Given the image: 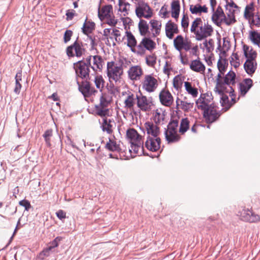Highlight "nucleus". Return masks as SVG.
<instances>
[{"mask_svg": "<svg viewBox=\"0 0 260 260\" xmlns=\"http://www.w3.org/2000/svg\"><path fill=\"white\" fill-rule=\"evenodd\" d=\"M165 115H154L153 117V120L156 123H163V121L165 119Z\"/></svg>", "mask_w": 260, "mask_h": 260, "instance_id": "nucleus-58", "label": "nucleus"}, {"mask_svg": "<svg viewBox=\"0 0 260 260\" xmlns=\"http://www.w3.org/2000/svg\"><path fill=\"white\" fill-rule=\"evenodd\" d=\"M160 139L159 137H147L145 143V147L150 151H156L160 148Z\"/></svg>", "mask_w": 260, "mask_h": 260, "instance_id": "nucleus-17", "label": "nucleus"}, {"mask_svg": "<svg viewBox=\"0 0 260 260\" xmlns=\"http://www.w3.org/2000/svg\"><path fill=\"white\" fill-rule=\"evenodd\" d=\"M231 64L235 68H238L240 65V60L237 53H233L230 58Z\"/></svg>", "mask_w": 260, "mask_h": 260, "instance_id": "nucleus-46", "label": "nucleus"}, {"mask_svg": "<svg viewBox=\"0 0 260 260\" xmlns=\"http://www.w3.org/2000/svg\"><path fill=\"white\" fill-rule=\"evenodd\" d=\"M93 81L96 88L101 91L102 89L104 87L105 82L103 77L97 75L95 76Z\"/></svg>", "mask_w": 260, "mask_h": 260, "instance_id": "nucleus-43", "label": "nucleus"}, {"mask_svg": "<svg viewBox=\"0 0 260 260\" xmlns=\"http://www.w3.org/2000/svg\"><path fill=\"white\" fill-rule=\"evenodd\" d=\"M73 31L71 30H67L64 34L63 40L64 43H67L71 40V38L72 36Z\"/></svg>", "mask_w": 260, "mask_h": 260, "instance_id": "nucleus-60", "label": "nucleus"}, {"mask_svg": "<svg viewBox=\"0 0 260 260\" xmlns=\"http://www.w3.org/2000/svg\"><path fill=\"white\" fill-rule=\"evenodd\" d=\"M136 4L135 12L137 16L140 18L149 19L153 16V10L145 1Z\"/></svg>", "mask_w": 260, "mask_h": 260, "instance_id": "nucleus-8", "label": "nucleus"}, {"mask_svg": "<svg viewBox=\"0 0 260 260\" xmlns=\"http://www.w3.org/2000/svg\"><path fill=\"white\" fill-rule=\"evenodd\" d=\"M107 76L110 82H119L123 75V67L121 62L109 61L107 65Z\"/></svg>", "mask_w": 260, "mask_h": 260, "instance_id": "nucleus-4", "label": "nucleus"}, {"mask_svg": "<svg viewBox=\"0 0 260 260\" xmlns=\"http://www.w3.org/2000/svg\"><path fill=\"white\" fill-rule=\"evenodd\" d=\"M100 101L106 102V103H111L112 96L109 93H103L101 96Z\"/></svg>", "mask_w": 260, "mask_h": 260, "instance_id": "nucleus-56", "label": "nucleus"}, {"mask_svg": "<svg viewBox=\"0 0 260 260\" xmlns=\"http://www.w3.org/2000/svg\"><path fill=\"white\" fill-rule=\"evenodd\" d=\"M236 10H233V11H226V15H224V18L223 21L227 24L230 25L235 22V17L234 13Z\"/></svg>", "mask_w": 260, "mask_h": 260, "instance_id": "nucleus-38", "label": "nucleus"}, {"mask_svg": "<svg viewBox=\"0 0 260 260\" xmlns=\"http://www.w3.org/2000/svg\"><path fill=\"white\" fill-rule=\"evenodd\" d=\"M250 38L251 41L256 45L260 43V34L255 31H252L250 35Z\"/></svg>", "mask_w": 260, "mask_h": 260, "instance_id": "nucleus-50", "label": "nucleus"}, {"mask_svg": "<svg viewBox=\"0 0 260 260\" xmlns=\"http://www.w3.org/2000/svg\"><path fill=\"white\" fill-rule=\"evenodd\" d=\"M95 23L93 22L88 21L86 19L83 24L82 28L83 32L88 35L91 33L92 30L94 29Z\"/></svg>", "mask_w": 260, "mask_h": 260, "instance_id": "nucleus-32", "label": "nucleus"}, {"mask_svg": "<svg viewBox=\"0 0 260 260\" xmlns=\"http://www.w3.org/2000/svg\"><path fill=\"white\" fill-rule=\"evenodd\" d=\"M160 103L166 107H170L174 102V98L171 93L166 89H163L159 94Z\"/></svg>", "mask_w": 260, "mask_h": 260, "instance_id": "nucleus-15", "label": "nucleus"}, {"mask_svg": "<svg viewBox=\"0 0 260 260\" xmlns=\"http://www.w3.org/2000/svg\"><path fill=\"white\" fill-rule=\"evenodd\" d=\"M103 116V122L101 127L104 132H106L108 134L113 133L114 126L115 125V121L113 120L108 119L105 116L106 115H101Z\"/></svg>", "mask_w": 260, "mask_h": 260, "instance_id": "nucleus-20", "label": "nucleus"}, {"mask_svg": "<svg viewBox=\"0 0 260 260\" xmlns=\"http://www.w3.org/2000/svg\"><path fill=\"white\" fill-rule=\"evenodd\" d=\"M141 42L146 50L151 51L155 48V43L150 38L145 37Z\"/></svg>", "mask_w": 260, "mask_h": 260, "instance_id": "nucleus-35", "label": "nucleus"}, {"mask_svg": "<svg viewBox=\"0 0 260 260\" xmlns=\"http://www.w3.org/2000/svg\"><path fill=\"white\" fill-rule=\"evenodd\" d=\"M106 148L112 151H118L120 150L119 145L117 144L116 142L111 139H109V142L106 144Z\"/></svg>", "mask_w": 260, "mask_h": 260, "instance_id": "nucleus-41", "label": "nucleus"}, {"mask_svg": "<svg viewBox=\"0 0 260 260\" xmlns=\"http://www.w3.org/2000/svg\"><path fill=\"white\" fill-rule=\"evenodd\" d=\"M178 125L177 120H172L169 122L165 131L166 139L168 143H176L180 140V136L177 133Z\"/></svg>", "mask_w": 260, "mask_h": 260, "instance_id": "nucleus-7", "label": "nucleus"}, {"mask_svg": "<svg viewBox=\"0 0 260 260\" xmlns=\"http://www.w3.org/2000/svg\"><path fill=\"white\" fill-rule=\"evenodd\" d=\"M190 31L195 35L196 39L202 41L212 35L213 29L208 23H204L201 18H197L192 22Z\"/></svg>", "mask_w": 260, "mask_h": 260, "instance_id": "nucleus-2", "label": "nucleus"}, {"mask_svg": "<svg viewBox=\"0 0 260 260\" xmlns=\"http://www.w3.org/2000/svg\"><path fill=\"white\" fill-rule=\"evenodd\" d=\"M124 108L131 109L135 103V96L133 93L129 91L122 92L120 97Z\"/></svg>", "mask_w": 260, "mask_h": 260, "instance_id": "nucleus-13", "label": "nucleus"}, {"mask_svg": "<svg viewBox=\"0 0 260 260\" xmlns=\"http://www.w3.org/2000/svg\"><path fill=\"white\" fill-rule=\"evenodd\" d=\"M224 15L222 9L221 7L218 6L216 11H214L212 16V19L215 24L218 25L223 21Z\"/></svg>", "mask_w": 260, "mask_h": 260, "instance_id": "nucleus-26", "label": "nucleus"}, {"mask_svg": "<svg viewBox=\"0 0 260 260\" xmlns=\"http://www.w3.org/2000/svg\"><path fill=\"white\" fill-rule=\"evenodd\" d=\"M146 62L148 66L154 67L156 62V57L154 54L147 56L146 57Z\"/></svg>", "mask_w": 260, "mask_h": 260, "instance_id": "nucleus-47", "label": "nucleus"}, {"mask_svg": "<svg viewBox=\"0 0 260 260\" xmlns=\"http://www.w3.org/2000/svg\"><path fill=\"white\" fill-rule=\"evenodd\" d=\"M189 69L194 72L203 74L205 71L206 67L199 57H198L190 61Z\"/></svg>", "mask_w": 260, "mask_h": 260, "instance_id": "nucleus-18", "label": "nucleus"}, {"mask_svg": "<svg viewBox=\"0 0 260 260\" xmlns=\"http://www.w3.org/2000/svg\"><path fill=\"white\" fill-rule=\"evenodd\" d=\"M128 78L133 82L141 79L143 74V71L139 66H134L130 67L127 71Z\"/></svg>", "mask_w": 260, "mask_h": 260, "instance_id": "nucleus-16", "label": "nucleus"}, {"mask_svg": "<svg viewBox=\"0 0 260 260\" xmlns=\"http://www.w3.org/2000/svg\"><path fill=\"white\" fill-rule=\"evenodd\" d=\"M244 53L245 56L247 58V60H255V59L256 57V52L255 51L253 50L251 48L244 45L243 47Z\"/></svg>", "mask_w": 260, "mask_h": 260, "instance_id": "nucleus-30", "label": "nucleus"}, {"mask_svg": "<svg viewBox=\"0 0 260 260\" xmlns=\"http://www.w3.org/2000/svg\"><path fill=\"white\" fill-rule=\"evenodd\" d=\"M183 84L182 78L179 76H175L173 79V86L177 90H180Z\"/></svg>", "mask_w": 260, "mask_h": 260, "instance_id": "nucleus-45", "label": "nucleus"}, {"mask_svg": "<svg viewBox=\"0 0 260 260\" xmlns=\"http://www.w3.org/2000/svg\"><path fill=\"white\" fill-rule=\"evenodd\" d=\"M112 14L113 8L111 5L105 6L101 9H100V7L99 8L98 16L99 18L102 21Z\"/></svg>", "mask_w": 260, "mask_h": 260, "instance_id": "nucleus-25", "label": "nucleus"}, {"mask_svg": "<svg viewBox=\"0 0 260 260\" xmlns=\"http://www.w3.org/2000/svg\"><path fill=\"white\" fill-rule=\"evenodd\" d=\"M137 106L143 112H149L153 106L151 98L148 99L146 96L140 93L137 95Z\"/></svg>", "mask_w": 260, "mask_h": 260, "instance_id": "nucleus-12", "label": "nucleus"}, {"mask_svg": "<svg viewBox=\"0 0 260 260\" xmlns=\"http://www.w3.org/2000/svg\"><path fill=\"white\" fill-rule=\"evenodd\" d=\"M165 31L166 36L170 39H173L174 34L179 32L177 24L171 20L166 24Z\"/></svg>", "mask_w": 260, "mask_h": 260, "instance_id": "nucleus-19", "label": "nucleus"}, {"mask_svg": "<svg viewBox=\"0 0 260 260\" xmlns=\"http://www.w3.org/2000/svg\"><path fill=\"white\" fill-rule=\"evenodd\" d=\"M113 28H106L104 30V36L106 37L107 39H112L113 38V33L112 30Z\"/></svg>", "mask_w": 260, "mask_h": 260, "instance_id": "nucleus-63", "label": "nucleus"}, {"mask_svg": "<svg viewBox=\"0 0 260 260\" xmlns=\"http://www.w3.org/2000/svg\"><path fill=\"white\" fill-rule=\"evenodd\" d=\"M180 3L178 1H173L171 4V16L172 17L177 19L180 13Z\"/></svg>", "mask_w": 260, "mask_h": 260, "instance_id": "nucleus-34", "label": "nucleus"}, {"mask_svg": "<svg viewBox=\"0 0 260 260\" xmlns=\"http://www.w3.org/2000/svg\"><path fill=\"white\" fill-rule=\"evenodd\" d=\"M92 56L90 55L85 61L80 60L74 63V68L78 77L85 80L90 79L89 78V69Z\"/></svg>", "mask_w": 260, "mask_h": 260, "instance_id": "nucleus-5", "label": "nucleus"}, {"mask_svg": "<svg viewBox=\"0 0 260 260\" xmlns=\"http://www.w3.org/2000/svg\"><path fill=\"white\" fill-rule=\"evenodd\" d=\"M52 135V131L51 129H48L46 131L43 135V137L45 140L46 144L48 146H50V138Z\"/></svg>", "mask_w": 260, "mask_h": 260, "instance_id": "nucleus-55", "label": "nucleus"}, {"mask_svg": "<svg viewBox=\"0 0 260 260\" xmlns=\"http://www.w3.org/2000/svg\"><path fill=\"white\" fill-rule=\"evenodd\" d=\"M78 84L79 90L85 97L89 96L97 92V91L93 87L90 86L88 82L83 83L82 85H80L79 82H78Z\"/></svg>", "mask_w": 260, "mask_h": 260, "instance_id": "nucleus-21", "label": "nucleus"}, {"mask_svg": "<svg viewBox=\"0 0 260 260\" xmlns=\"http://www.w3.org/2000/svg\"><path fill=\"white\" fill-rule=\"evenodd\" d=\"M92 57H93V66H90L91 68H92L94 71H97L98 70H101L103 68V59L101 56L95 55L92 56Z\"/></svg>", "mask_w": 260, "mask_h": 260, "instance_id": "nucleus-36", "label": "nucleus"}, {"mask_svg": "<svg viewBox=\"0 0 260 260\" xmlns=\"http://www.w3.org/2000/svg\"><path fill=\"white\" fill-rule=\"evenodd\" d=\"M257 63L255 60H246L244 64V68L246 72L249 75H252L255 71Z\"/></svg>", "mask_w": 260, "mask_h": 260, "instance_id": "nucleus-28", "label": "nucleus"}, {"mask_svg": "<svg viewBox=\"0 0 260 260\" xmlns=\"http://www.w3.org/2000/svg\"><path fill=\"white\" fill-rule=\"evenodd\" d=\"M189 25V18L186 15H183L181 20V26L185 31Z\"/></svg>", "mask_w": 260, "mask_h": 260, "instance_id": "nucleus-54", "label": "nucleus"}, {"mask_svg": "<svg viewBox=\"0 0 260 260\" xmlns=\"http://www.w3.org/2000/svg\"><path fill=\"white\" fill-rule=\"evenodd\" d=\"M196 105L198 109L203 111V114H218L212 102V95L208 93L201 94L196 101Z\"/></svg>", "mask_w": 260, "mask_h": 260, "instance_id": "nucleus-3", "label": "nucleus"}, {"mask_svg": "<svg viewBox=\"0 0 260 260\" xmlns=\"http://www.w3.org/2000/svg\"><path fill=\"white\" fill-rule=\"evenodd\" d=\"M113 36L115 38V41L117 42H121L123 40L124 37H121L120 31L116 28H113L112 30Z\"/></svg>", "mask_w": 260, "mask_h": 260, "instance_id": "nucleus-52", "label": "nucleus"}, {"mask_svg": "<svg viewBox=\"0 0 260 260\" xmlns=\"http://www.w3.org/2000/svg\"><path fill=\"white\" fill-rule=\"evenodd\" d=\"M146 49L144 47V46L142 45V42H141L138 45H136V47H134L132 49L131 51L134 53L137 54V55L142 56L144 55L146 52Z\"/></svg>", "mask_w": 260, "mask_h": 260, "instance_id": "nucleus-42", "label": "nucleus"}, {"mask_svg": "<svg viewBox=\"0 0 260 260\" xmlns=\"http://www.w3.org/2000/svg\"><path fill=\"white\" fill-rule=\"evenodd\" d=\"M191 41L182 35H178L173 41V45L175 49L180 53L182 50L189 51L191 48Z\"/></svg>", "mask_w": 260, "mask_h": 260, "instance_id": "nucleus-10", "label": "nucleus"}, {"mask_svg": "<svg viewBox=\"0 0 260 260\" xmlns=\"http://www.w3.org/2000/svg\"><path fill=\"white\" fill-rule=\"evenodd\" d=\"M124 37H126L127 40V46L130 48L131 50L134 47H136L137 45V40L131 31H125V35Z\"/></svg>", "mask_w": 260, "mask_h": 260, "instance_id": "nucleus-31", "label": "nucleus"}, {"mask_svg": "<svg viewBox=\"0 0 260 260\" xmlns=\"http://www.w3.org/2000/svg\"><path fill=\"white\" fill-rule=\"evenodd\" d=\"M189 127V122L186 118L183 119L181 121L179 128L180 133L184 134L187 131Z\"/></svg>", "mask_w": 260, "mask_h": 260, "instance_id": "nucleus-49", "label": "nucleus"}, {"mask_svg": "<svg viewBox=\"0 0 260 260\" xmlns=\"http://www.w3.org/2000/svg\"><path fill=\"white\" fill-rule=\"evenodd\" d=\"M149 24L152 37L155 38L159 36L161 28V21L155 19H152L150 21Z\"/></svg>", "mask_w": 260, "mask_h": 260, "instance_id": "nucleus-22", "label": "nucleus"}, {"mask_svg": "<svg viewBox=\"0 0 260 260\" xmlns=\"http://www.w3.org/2000/svg\"><path fill=\"white\" fill-rule=\"evenodd\" d=\"M126 138L131 143L129 152L132 157L137 155H141L143 153V142L142 137L134 128H129L126 131Z\"/></svg>", "mask_w": 260, "mask_h": 260, "instance_id": "nucleus-1", "label": "nucleus"}, {"mask_svg": "<svg viewBox=\"0 0 260 260\" xmlns=\"http://www.w3.org/2000/svg\"><path fill=\"white\" fill-rule=\"evenodd\" d=\"M237 8L238 7L233 2L229 3L225 6L226 11H233V10H235V9H237Z\"/></svg>", "mask_w": 260, "mask_h": 260, "instance_id": "nucleus-62", "label": "nucleus"}, {"mask_svg": "<svg viewBox=\"0 0 260 260\" xmlns=\"http://www.w3.org/2000/svg\"><path fill=\"white\" fill-rule=\"evenodd\" d=\"M85 51L82 43L75 41L74 43L67 48V54L69 56L81 57Z\"/></svg>", "mask_w": 260, "mask_h": 260, "instance_id": "nucleus-11", "label": "nucleus"}, {"mask_svg": "<svg viewBox=\"0 0 260 260\" xmlns=\"http://www.w3.org/2000/svg\"><path fill=\"white\" fill-rule=\"evenodd\" d=\"M189 10L192 14L201 15L202 13H207L208 12V8L206 5L201 6L198 4L194 5H190Z\"/></svg>", "mask_w": 260, "mask_h": 260, "instance_id": "nucleus-27", "label": "nucleus"}, {"mask_svg": "<svg viewBox=\"0 0 260 260\" xmlns=\"http://www.w3.org/2000/svg\"><path fill=\"white\" fill-rule=\"evenodd\" d=\"M111 103L100 101V108L97 114H108L110 112Z\"/></svg>", "mask_w": 260, "mask_h": 260, "instance_id": "nucleus-40", "label": "nucleus"}, {"mask_svg": "<svg viewBox=\"0 0 260 260\" xmlns=\"http://www.w3.org/2000/svg\"><path fill=\"white\" fill-rule=\"evenodd\" d=\"M184 87L186 92L193 98H197L198 95V89L192 86L191 83L189 82H184Z\"/></svg>", "mask_w": 260, "mask_h": 260, "instance_id": "nucleus-33", "label": "nucleus"}, {"mask_svg": "<svg viewBox=\"0 0 260 260\" xmlns=\"http://www.w3.org/2000/svg\"><path fill=\"white\" fill-rule=\"evenodd\" d=\"M218 92L221 95L220 103L223 107L228 109L230 107L236 102L235 95L234 94V91H230V95L231 98V102H229V98L226 95L223 94V89L216 88Z\"/></svg>", "mask_w": 260, "mask_h": 260, "instance_id": "nucleus-14", "label": "nucleus"}, {"mask_svg": "<svg viewBox=\"0 0 260 260\" xmlns=\"http://www.w3.org/2000/svg\"><path fill=\"white\" fill-rule=\"evenodd\" d=\"M179 101L180 100L178 99L176 100V106L178 109H182L184 112H187L188 110L191 108L193 106V103L180 101V104H179Z\"/></svg>", "mask_w": 260, "mask_h": 260, "instance_id": "nucleus-37", "label": "nucleus"}, {"mask_svg": "<svg viewBox=\"0 0 260 260\" xmlns=\"http://www.w3.org/2000/svg\"><path fill=\"white\" fill-rule=\"evenodd\" d=\"M220 115H203V120L207 123H211L215 121Z\"/></svg>", "mask_w": 260, "mask_h": 260, "instance_id": "nucleus-48", "label": "nucleus"}, {"mask_svg": "<svg viewBox=\"0 0 260 260\" xmlns=\"http://www.w3.org/2000/svg\"><path fill=\"white\" fill-rule=\"evenodd\" d=\"M88 39L90 41V44L92 48H94L97 45V43L95 39V37L92 35H87Z\"/></svg>", "mask_w": 260, "mask_h": 260, "instance_id": "nucleus-64", "label": "nucleus"}, {"mask_svg": "<svg viewBox=\"0 0 260 260\" xmlns=\"http://www.w3.org/2000/svg\"><path fill=\"white\" fill-rule=\"evenodd\" d=\"M129 7L130 5L128 3L125 2L124 0H119V10L123 13L124 16L128 14Z\"/></svg>", "mask_w": 260, "mask_h": 260, "instance_id": "nucleus-39", "label": "nucleus"}, {"mask_svg": "<svg viewBox=\"0 0 260 260\" xmlns=\"http://www.w3.org/2000/svg\"><path fill=\"white\" fill-rule=\"evenodd\" d=\"M59 240L58 237L56 238L52 242V245L50 246L46 249H44L42 254H44L45 256H47L49 255L50 251L54 247H56L58 246V241Z\"/></svg>", "mask_w": 260, "mask_h": 260, "instance_id": "nucleus-44", "label": "nucleus"}, {"mask_svg": "<svg viewBox=\"0 0 260 260\" xmlns=\"http://www.w3.org/2000/svg\"><path fill=\"white\" fill-rule=\"evenodd\" d=\"M105 20H106L107 24L112 26H115L118 22L117 19H115L113 14L110 15L109 17H106Z\"/></svg>", "mask_w": 260, "mask_h": 260, "instance_id": "nucleus-51", "label": "nucleus"}, {"mask_svg": "<svg viewBox=\"0 0 260 260\" xmlns=\"http://www.w3.org/2000/svg\"><path fill=\"white\" fill-rule=\"evenodd\" d=\"M236 74L233 71H229L223 78L221 73H218L216 79V88L223 89L224 85H227L230 86L231 90L234 91L232 86L236 83Z\"/></svg>", "mask_w": 260, "mask_h": 260, "instance_id": "nucleus-6", "label": "nucleus"}, {"mask_svg": "<svg viewBox=\"0 0 260 260\" xmlns=\"http://www.w3.org/2000/svg\"><path fill=\"white\" fill-rule=\"evenodd\" d=\"M145 125L148 135V137H159V131L158 127L150 122H146Z\"/></svg>", "mask_w": 260, "mask_h": 260, "instance_id": "nucleus-23", "label": "nucleus"}, {"mask_svg": "<svg viewBox=\"0 0 260 260\" xmlns=\"http://www.w3.org/2000/svg\"><path fill=\"white\" fill-rule=\"evenodd\" d=\"M252 213V212L251 211L244 210L241 213V216L243 220L249 222V219L251 218L250 214Z\"/></svg>", "mask_w": 260, "mask_h": 260, "instance_id": "nucleus-57", "label": "nucleus"}, {"mask_svg": "<svg viewBox=\"0 0 260 260\" xmlns=\"http://www.w3.org/2000/svg\"><path fill=\"white\" fill-rule=\"evenodd\" d=\"M19 205L24 207L26 211H28L31 207L29 202L26 200H23L20 201Z\"/></svg>", "mask_w": 260, "mask_h": 260, "instance_id": "nucleus-61", "label": "nucleus"}, {"mask_svg": "<svg viewBox=\"0 0 260 260\" xmlns=\"http://www.w3.org/2000/svg\"><path fill=\"white\" fill-rule=\"evenodd\" d=\"M217 68L219 70V73H221V75H223L225 70V64L224 61L221 60L220 59H219L217 62Z\"/></svg>", "mask_w": 260, "mask_h": 260, "instance_id": "nucleus-53", "label": "nucleus"}, {"mask_svg": "<svg viewBox=\"0 0 260 260\" xmlns=\"http://www.w3.org/2000/svg\"><path fill=\"white\" fill-rule=\"evenodd\" d=\"M253 85V81L250 78H247L238 84V88L241 94L244 95L251 88Z\"/></svg>", "mask_w": 260, "mask_h": 260, "instance_id": "nucleus-24", "label": "nucleus"}, {"mask_svg": "<svg viewBox=\"0 0 260 260\" xmlns=\"http://www.w3.org/2000/svg\"><path fill=\"white\" fill-rule=\"evenodd\" d=\"M179 58L180 61L183 65H188L189 66L190 62L186 55H183L182 52L180 53Z\"/></svg>", "mask_w": 260, "mask_h": 260, "instance_id": "nucleus-59", "label": "nucleus"}, {"mask_svg": "<svg viewBox=\"0 0 260 260\" xmlns=\"http://www.w3.org/2000/svg\"><path fill=\"white\" fill-rule=\"evenodd\" d=\"M138 28L140 34L142 36H146L148 33H150L149 31V25L147 21L141 19L138 23Z\"/></svg>", "mask_w": 260, "mask_h": 260, "instance_id": "nucleus-29", "label": "nucleus"}, {"mask_svg": "<svg viewBox=\"0 0 260 260\" xmlns=\"http://www.w3.org/2000/svg\"><path fill=\"white\" fill-rule=\"evenodd\" d=\"M142 89L148 93H151L156 89L158 81L153 75H146L141 82Z\"/></svg>", "mask_w": 260, "mask_h": 260, "instance_id": "nucleus-9", "label": "nucleus"}]
</instances>
